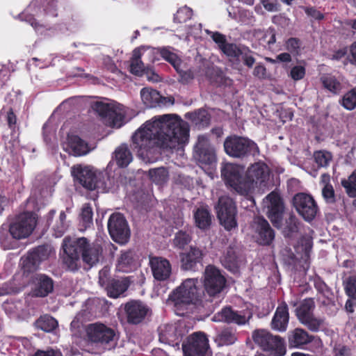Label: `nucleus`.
<instances>
[{
	"label": "nucleus",
	"instance_id": "nucleus-38",
	"mask_svg": "<svg viewBox=\"0 0 356 356\" xmlns=\"http://www.w3.org/2000/svg\"><path fill=\"white\" fill-rule=\"evenodd\" d=\"M264 351L270 352L275 356H283L286 353V347L284 340L280 336H273L269 341L268 348H264Z\"/></svg>",
	"mask_w": 356,
	"mask_h": 356
},
{
	"label": "nucleus",
	"instance_id": "nucleus-34",
	"mask_svg": "<svg viewBox=\"0 0 356 356\" xmlns=\"http://www.w3.org/2000/svg\"><path fill=\"white\" fill-rule=\"evenodd\" d=\"M254 36L264 47L271 49L276 42V32L273 28H268L265 31L258 30L254 33Z\"/></svg>",
	"mask_w": 356,
	"mask_h": 356
},
{
	"label": "nucleus",
	"instance_id": "nucleus-15",
	"mask_svg": "<svg viewBox=\"0 0 356 356\" xmlns=\"http://www.w3.org/2000/svg\"><path fill=\"white\" fill-rule=\"evenodd\" d=\"M314 307L315 305L313 299H305L296 309V316L302 324L306 325L310 330L316 332L323 325V319L314 316L313 310Z\"/></svg>",
	"mask_w": 356,
	"mask_h": 356
},
{
	"label": "nucleus",
	"instance_id": "nucleus-23",
	"mask_svg": "<svg viewBox=\"0 0 356 356\" xmlns=\"http://www.w3.org/2000/svg\"><path fill=\"white\" fill-rule=\"evenodd\" d=\"M252 316L249 311H234L229 307H225L212 317L215 322L234 323L238 325H244Z\"/></svg>",
	"mask_w": 356,
	"mask_h": 356
},
{
	"label": "nucleus",
	"instance_id": "nucleus-20",
	"mask_svg": "<svg viewBox=\"0 0 356 356\" xmlns=\"http://www.w3.org/2000/svg\"><path fill=\"white\" fill-rule=\"evenodd\" d=\"M54 254V251L51 246L48 245L38 246L22 259L23 267L27 271L34 270L42 261L47 259Z\"/></svg>",
	"mask_w": 356,
	"mask_h": 356
},
{
	"label": "nucleus",
	"instance_id": "nucleus-55",
	"mask_svg": "<svg viewBox=\"0 0 356 356\" xmlns=\"http://www.w3.org/2000/svg\"><path fill=\"white\" fill-rule=\"evenodd\" d=\"M344 289L346 293L352 299L356 300V277L351 276L348 277L344 282Z\"/></svg>",
	"mask_w": 356,
	"mask_h": 356
},
{
	"label": "nucleus",
	"instance_id": "nucleus-57",
	"mask_svg": "<svg viewBox=\"0 0 356 356\" xmlns=\"http://www.w3.org/2000/svg\"><path fill=\"white\" fill-rule=\"evenodd\" d=\"M240 57L245 65L249 68L252 67L255 63V58H254V53L252 51L247 47H243V50L241 52Z\"/></svg>",
	"mask_w": 356,
	"mask_h": 356
},
{
	"label": "nucleus",
	"instance_id": "nucleus-1",
	"mask_svg": "<svg viewBox=\"0 0 356 356\" xmlns=\"http://www.w3.org/2000/svg\"><path fill=\"white\" fill-rule=\"evenodd\" d=\"M189 125L176 114L155 116L143 124L132 136V147L145 160L157 147L176 149L186 144Z\"/></svg>",
	"mask_w": 356,
	"mask_h": 356
},
{
	"label": "nucleus",
	"instance_id": "nucleus-24",
	"mask_svg": "<svg viewBox=\"0 0 356 356\" xmlns=\"http://www.w3.org/2000/svg\"><path fill=\"white\" fill-rule=\"evenodd\" d=\"M124 311L128 323L131 324L140 323L150 312L149 308L138 300H131L127 302L124 305Z\"/></svg>",
	"mask_w": 356,
	"mask_h": 356
},
{
	"label": "nucleus",
	"instance_id": "nucleus-41",
	"mask_svg": "<svg viewBox=\"0 0 356 356\" xmlns=\"http://www.w3.org/2000/svg\"><path fill=\"white\" fill-rule=\"evenodd\" d=\"M36 325L39 329L49 332L53 331L58 326V322L51 316L44 315L41 316L36 321Z\"/></svg>",
	"mask_w": 356,
	"mask_h": 356
},
{
	"label": "nucleus",
	"instance_id": "nucleus-30",
	"mask_svg": "<svg viewBox=\"0 0 356 356\" xmlns=\"http://www.w3.org/2000/svg\"><path fill=\"white\" fill-rule=\"evenodd\" d=\"M35 286L32 294L37 297H45L51 293L54 288L53 281L44 275H38L35 277Z\"/></svg>",
	"mask_w": 356,
	"mask_h": 356
},
{
	"label": "nucleus",
	"instance_id": "nucleus-58",
	"mask_svg": "<svg viewBox=\"0 0 356 356\" xmlns=\"http://www.w3.org/2000/svg\"><path fill=\"white\" fill-rule=\"evenodd\" d=\"M285 49L295 55L299 54L300 41L298 38H291L285 42Z\"/></svg>",
	"mask_w": 356,
	"mask_h": 356
},
{
	"label": "nucleus",
	"instance_id": "nucleus-60",
	"mask_svg": "<svg viewBox=\"0 0 356 356\" xmlns=\"http://www.w3.org/2000/svg\"><path fill=\"white\" fill-rule=\"evenodd\" d=\"M322 195L327 203H334L335 202V195L332 185L323 186Z\"/></svg>",
	"mask_w": 356,
	"mask_h": 356
},
{
	"label": "nucleus",
	"instance_id": "nucleus-17",
	"mask_svg": "<svg viewBox=\"0 0 356 356\" xmlns=\"http://www.w3.org/2000/svg\"><path fill=\"white\" fill-rule=\"evenodd\" d=\"M243 168L233 163H225L221 168V175L226 184L237 193L243 195L245 176L242 175Z\"/></svg>",
	"mask_w": 356,
	"mask_h": 356
},
{
	"label": "nucleus",
	"instance_id": "nucleus-13",
	"mask_svg": "<svg viewBox=\"0 0 356 356\" xmlns=\"http://www.w3.org/2000/svg\"><path fill=\"white\" fill-rule=\"evenodd\" d=\"M109 234L115 242L124 244L130 236V230L124 217L119 213H113L108 221Z\"/></svg>",
	"mask_w": 356,
	"mask_h": 356
},
{
	"label": "nucleus",
	"instance_id": "nucleus-9",
	"mask_svg": "<svg viewBox=\"0 0 356 356\" xmlns=\"http://www.w3.org/2000/svg\"><path fill=\"white\" fill-rule=\"evenodd\" d=\"M58 6V0H51L47 3L44 8L41 9V7L36 2H32L26 10V13L29 15L26 17L25 20L30 23L37 32L42 34L47 29L46 26L38 24L33 16L41 17L46 13L47 16L56 17L57 16L56 10Z\"/></svg>",
	"mask_w": 356,
	"mask_h": 356
},
{
	"label": "nucleus",
	"instance_id": "nucleus-48",
	"mask_svg": "<svg viewBox=\"0 0 356 356\" xmlns=\"http://www.w3.org/2000/svg\"><path fill=\"white\" fill-rule=\"evenodd\" d=\"M341 105L349 111L353 110L356 107V87L343 95Z\"/></svg>",
	"mask_w": 356,
	"mask_h": 356
},
{
	"label": "nucleus",
	"instance_id": "nucleus-54",
	"mask_svg": "<svg viewBox=\"0 0 356 356\" xmlns=\"http://www.w3.org/2000/svg\"><path fill=\"white\" fill-rule=\"evenodd\" d=\"M312 239L309 236L302 237L297 247V252H302L305 257H308L312 248Z\"/></svg>",
	"mask_w": 356,
	"mask_h": 356
},
{
	"label": "nucleus",
	"instance_id": "nucleus-14",
	"mask_svg": "<svg viewBox=\"0 0 356 356\" xmlns=\"http://www.w3.org/2000/svg\"><path fill=\"white\" fill-rule=\"evenodd\" d=\"M87 339L96 343H109L114 341L116 334L111 327L102 323L88 324L85 327Z\"/></svg>",
	"mask_w": 356,
	"mask_h": 356
},
{
	"label": "nucleus",
	"instance_id": "nucleus-22",
	"mask_svg": "<svg viewBox=\"0 0 356 356\" xmlns=\"http://www.w3.org/2000/svg\"><path fill=\"white\" fill-rule=\"evenodd\" d=\"M159 341L172 346H178L184 335L180 323L165 324L159 327Z\"/></svg>",
	"mask_w": 356,
	"mask_h": 356
},
{
	"label": "nucleus",
	"instance_id": "nucleus-11",
	"mask_svg": "<svg viewBox=\"0 0 356 356\" xmlns=\"http://www.w3.org/2000/svg\"><path fill=\"white\" fill-rule=\"evenodd\" d=\"M36 216L30 212L19 214L10 225L9 232L16 239L28 237L36 226Z\"/></svg>",
	"mask_w": 356,
	"mask_h": 356
},
{
	"label": "nucleus",
	"instance_id": "nucleus-3",
	"mask_svg": "<svg viewBox=\"0 0 356 356\" xmlns=\"http://www.w3.org/2000/svg\"><path fill=\"white\" fill-rule=\"evenodd\" d=\"M198 284L197 279H186L170 295L168 300L173 304L177 315H184L188 306L195 305L200 300L201 289Z\"/></svg>",
	"mask_w": 356,
	"mask_h": 356
},
{
	"label": "nucleus",
	"instance_id": "nucleus-52",
	"mask_svg": "<svg viewBox=\"0 0 356 356\" xmlns=\"http://www.w3.org/2000/svg\"><path fill=\"white\" fill-rule=\"evenodd\" d=\"M193 15V10L191 8L185 6L179 8L174 16V21L178 23L186 22Z\"/></svg>",
	"mask_w": 356,
	"mask_h": 356
},
{
	"label": "nucleus",
	"instance_id": "nucleus-10",
	"mask_svg": "<svg viewBox=\"0 0 356 356\" xmlns=\"http://www.w3.org/2000/svg\"><path fill=\"white\" fill-rule=\"evenodd\" d=\"M218 218L225 229L231 231L237 227L236 208L233 200L227 196H222L216 207Z\"/></svg>",
	"mask_w": 356,
	"mask_h": 356
},
{
	"label": "nucleus",
	"instance_id": "nucleus-61",
	"mask_svg": "<svg viewBox=\"0 0 356 356\" xmlns=\"http://www.w3.org/2000/svg\"><path fill=\"white\" fill-rule=\"evenodd\" d=\"M177 72L179 74V81L183 84H187L190 83L195 77L194 72L191 70L183 71L180 67L179 72Z\"/></svg>",
	"mask_w": 356,
	"mask_h": 356
},
{
	"label": "nucleus",
	"instance_id": "nucleus-46",
	"mask_svg": "<svg viewBox=\"0 0 356 356\" xmlns=\"http://www.w3.org/2000/svg\"><path fill=\"white\" fill-rule=\"evenodd\" d=\"M341 185L350 197H356V170L348 179L341 180Z\"/></svg>",
	"mask_w": 356,
	"mask_h": 356
},
{
	"label": "nucleus",
	"instance_id": "nucleus-16",
	"mask_svg": "<svg viewBox=\"0 0 356 356\" xmlns=\"http://www.w3.org/2000/svg\"><path fill=\"white\" fill-rule=\"evenodd\" d=\"M264 208L268 218L276 227L282 225L284 206L280 195L276 192H271L263 201Z\"/></svg>",
	"mask_w": 356,
	"mask_h": 356
},
{
	"label": "nucleus",
	"instance_id": "nucleus-63",
	"mask_svg": "<svg viewBox=\"0 0 356 356\" xmlns=\"http://www.w3.org/2000/svg\"><path fill=\"white\" fill-rule=\"evenodd\" d=\"M305 12L308 16L315 19L321 20L324 18V15L323 13H321L319 10L312 7L305 8Z\"/></svg>",
	"mask_w": 356,
	"mask_h": 356
},
{
	"label": "nucleus",
	"instance_id": "nucleus-49",
	"mask_svg": "<svg viewBox=\"0 0 356 356\" xmlns=\"http://www.w3.org/2000/svg\"><path fill=\"white\" fill-rule=\"evenodd\" d=\"M92 209L88 204H84L80 216V222L84 229L90 227L92 225Z\"/></svg>",
	"mask_w": 356,
	"mask_h": 356
},
{
	"label": "nucleus",
	"instance_id": "nucleus-43",
	"mask_svg": "<svg viewBox=\"0 0 356 356\" xmlns=\"http://www.w3.org/2000/svg\"><path fill=\"white\" fill-rule=\"evenodd\" d=\"M133 253L131 251L122 252L118 260L117 268L122 272H129L131 268V264L133 262Z\"/></svg>",
	"mask_w": 356,
	"mask_h": 356
},
{
	"label": "nucleus",
	"instance_id": "nucleus-44",
	"mask_svg": "<svg viewBox=\"0 0 356 356\" xmlns=\"http://www.w3.org/2000/svg\"><path fill=\"white\" fill-rule=\"evenodd\" d=\"M149 176L152 181L157 184H162L167 181L168 179V172L167 170L163 168H158L150 169L149 170Z\"/></svg>",
	"mask_w": 356,
	"mask_h": 356
},
{
	"label": "nucleus",
	"instance_id": "nucleus-7",
	"mask_svg": "<svg viewBox=\"0 0 356 356\" xmlns=\"http://www.w3.org/2000/svg\"><path fill=\"white\" fill-rule=\"evenodd\" d=\"M93 109L100 116L106 118L111 126L119 128L123 124L126 112L122 105L114 102H97Z\"/></svg>",
	"mask_w": 356,
	"mask_h": 356
},
{
	"label": "nucleus",
	"instance_id": "nucleus-45",
	"mask_svg": "<svg viewBox=\"0 0 356 356\" xmlns=\"http://www.w3.org/2000/svg\"><path fill=\"white\" fill-rule=\"evenodd\" d=\"M313 157L319 168H326L332 159V154L325 150H318L314 152Z\"/></svg>",
	"mask_w": 356,
	"mask_h": 356
},
{
	"label": "nucleus",
	"instance_id": "nucleus-56",
	"mask_svg": "<svg viewBox=\"0 0 356 356\" xmlns=\"http://www.w3.org/2000/svg\"><path fill=\"white\" fill-rule=\"evenodd\" d=\"M218 340L221 345H229L234 343L236 337L232 331L224 330L218 335Z\"/></svg>",
	"mask_w": 356,
	"mask_h": 356
},
{
	"label": "nucleus",
	"instance_id": "nucleus-47",
	"mask_svg": "<svg viewBox=\"0 0 356 356\" xmlns=\"http://www.w3.org/2000/svg\"><path fill=\"white\" fill-rule=\"evenodd\" d=\"M69 226L66 220V215L65 212L61 211L59 215L58 220L53 225L52 229L54 232V234L56 237L62 236Z\"/></svg>",
	"mask_w": 356,
	"mask_h": 356
},
{
	"label": "nucleus",
	"instance_id": "nucleus-12",
	"mask_svg": "<svg viewBox=\"0 0 356 356\" xmlns=\"http://www.w3.org/2000/svg\"><path fill=\"white\" fill-rule=\"evenodd\" d=\"M193 156L202 168L204 165H212L216 163V152L213 147L210 145L207 136L200 135L197 137Z\"/></svg>",
	"mask_w": 356,
	"mask_h": 356
},
{
	"label": "nucleus",
	"instance_id": "nucleus-28",
	"mask_svg": "<svg viewBox=\"0 0 356 356\" xmlns=\"http://www.w3.org/2000/svg\"><path fill=\"white\" fill-rule=\"evenodd\" d=\"M289 319L288 307L286 303L280 304L276 309L271 321V327L278 332L286 330Z\"/></svg>",
	"mask_w": 356,
	"mask_h": 356
},
{
	"label": "nucleus",
	"instance_id": "nucleus-32",
	"mask_svg": "<svg viewBox=\"0 0 356 356\" xmlns=\"http://www.w3.org/2000/svg\"><path fill=\"white\" fill-rule=\"evenodd\" d=\"M288 338L289 345L295 348L301 347L312 341V336L302 328H296L290 331Z\"/></svg>",
	"mask_w": 356,
	"mask_h": 356
},
{
	"label": "nucleus",
	"instance_id": "nucleus-2",
	"mask_svg": "<svg viewBox=\"0 0 356 356\" xmlns=\"http://www.w3.org/2000/svg\"><path fill=\"white\" fill-rule=\"evenodd\" d=\"M63 262L72 271L78 269L80 265V255L83 261L92 267L99 261L102 254L101 245L90 243L85 237H65L63 241Z\"/></svg>",
	"mask_w": 356,
	"mask_h": 356
},
{
	"label": "nucleus",
	"instance_id": "nucleus-36",
	"mask_svg": "<svg viewBox=\"0 0 356 356\" xmlns=\"http://www.w3.org/2000/svg\"><path fill=\"white\" fill-rule=\"evenodd\" d=\"M141 99L147 107H155L159 104L160 94L154 89L144 88L140 91Z\"/></svg>",
	"mask_w": 356,
	"mask_h": 356
},
{
	"label": "nucleus",
	"instance_id": "nucleus-5",
	"mask_svg": "<svg viewBox=\"0 0 356 356\" xmlns=\"http://www.w3.org/2000/svg\"><path fill=\"white\" fill-rule=\"evenodd\" d=\"M270 168L264 162L250 165L245 174L244 196L251 197L255 192H260L266 186L270 177Z\"/></svg>",
	"mask_w": 356,
	"mask_h": 356
},
{
	"label": "nucleus",
	"instance_id": "nucleus-8",
	"mask_svg": "<svg viewBox=\"0 0 356 356\" xmlns=\"http://www.w3.org/2000/svg\"><path fill=\"white\" fill-rule=\"evenodd\" d=\"M184 356H211L209 339L201 332L190 335L182 344Z\"/></svg>",
	"mask_w": 356,
	"mask_h": 356
},
{
	"label": "nucleus",
	"instance_id": "nucleus-39",
	"mask_svg": "<svg viewBox=\"0 0 356 356\" xmlns=\"http://www.w3.org/2000/svg\"><path fill=\"white\" fill-rule=\"evenodd\" d=\"M196 225L202 229H207L211 222V216L209 211L203 207L198 208L194 213Z\"/></svg>",
	"mask_w": 356,
	"mask_h": 356
},
{
	"label": "nucleus",
	"instance_id": "nucleus-33",
	"mask_svg": "<svg viewBox=\"0 0 356 356\" xmlns=\"http://www.w3.org/2000/svg\"><path fill=\"white\" fill-rule=\"evenodd\" d=\"M185 118L191 120L198 128L207 127L210 121V117L207 111L200 109L194 112H189L185 114Z\"/></svg>",
	"mask_w": 356,
	"mask_h": 356
},
{
	"label": "nucleus",
	"instance_id": "nucleus-6",
	"mask_svg": "<svg viewBox=\"0 0 356 356\" xmlns=\"http://www.w3.org/2000/svg\"><path fill=\"white\" fill-rule=\"evenodd\" d=\"M225 152L232 157L241 158L259 153L257 145L248 138L239 136L227 137L224 142Z\"/></svg>",
	"mask_w": 356,
	"mask_h": 356
},
{
	"label": "nucleus",
	"instance_id": "nucleus-18",
	"mask_svg": "<svg viewBox=\"0 0 356 356\" xmlns=\"http://www.w3.org/2000/svg\"><path fill=\"white\" fill-rule=\"evenodd\" d=\"M204 288L210 296L220 293L226 284V280L220 270L213 266H208L204 272Z\"/></svg>",
	"mask_w": 356,
	"mask_h": 356
},
{
	"label": "nucleus",
	"instance_id": "nucleus-40",
	"mask_svg": "<svg viewBox=\"0 0 356 356\" xmlns=\"http://www.w3.org/2000/svg\"><path fill=\"white\" fill-rule=\"evenodd\" d=\"M162 58L170 63L177 72H179L181 67V60L179 56L170 47H164L159 51Z\"/></svg>",
	"mask_w": 356,
	"mask_h": 356
},
{
	"label": "nucleus",
	"instance_id": "nucleus-35",
	"mask_svg": "<svg viewBox=\"0 0 356 356\" xmlns=\"http://www.w3.org/2000/svg\"><path fill=\"white\" fill-rule=\"evenodd\" d=\"M128 286L124 278L113 280L106 286L107 293L110 297L117 298L127 291Z\"/></svg>",
	"mask_w": 356,
	"mask_h": 356
},
{
	"label": "nucleus",
	"instance_id": "nucleus-51",
	"mask_svg": "<svg viewBox=\"0 0 356 356\" xmlns=\"http://www.w3.org/2000/svg\"><path fill=\"white\" fill-rule=\"evenodd\" d=\"M306 74L305 65L303 64H298L291 67L288 72V76L294 81L302 80Z\"/></svg>",
	"mask_w": 356,
	"mask_h": 356
},
{
	"label": "nucleus",
	"instance_id": "nucleus-59",
	"mask_svg": "<svg viewBox=\"0 0 356 356\" xmlns=\"http://www.w3.org/2000/svg\"><path fill=\"white\" fill-rule=\"evenodd\" d=\"M206 33L211 36L212 40L218 44L219 49L221 50L227 44V40L225 35L219 32H213L209 30H206Z\"/></svg>",
	"mask_w": 356,
	"mask_h": 356
},
{
	"label": "nucleus",
	"instance_id": "nucleus-53",
	"mask_svg": "<svg viewBox=\"0 0 356 356\" xmlns=\"http://www.w3.org/2000/svg\"><path fill=\"white\" fill-rule=\"evenodd\" d=\"M242 50L243 47H240L235 44L228 42H227V44L223 46V48L221 49L224 54L233 58H239Z\"/></svg>",
	"mask_w": 356,
	"mask_h": 356
},
{
	"label": "nucleus",
	"instance_id": "nucleus-4",
	"mask_svg": "<svg viewBox=\"0 0 356 356\" xmlns=\"http://www.w3.org/2000/svg\"><path fill=\"white\" fill-rule=\"evenodd\" d=\"M71 173L81 186L89 191L97 193L108 191V177L106 173L100 172L90 165H76L72 167Z\"/></svg>",
	"mask_w": 356,
	"mask_h": 356
},
{
	"label": "nucleus",
	"instance_id": "nucleus-25",
	"mask_svg": "<svg viewBox=\"0 0 356 356\" xmlns=\"http://www.w3.org/2000/svg\"><path fill=\"white\" fill-rule=\"evenodd\" d=\"M63 149L69 154L74 156H84L91 151L87 142L78 136H68L67 140L63 144Z\"/></svg>",
	"mask_w": 356,
	"mask_h": 356
},
{
	"label": "nucleus",
	"instance_id": "nucleus-62",
	"mask_svg": "<svg viewBox=\"0 0 356 356\" xmlns=\"http://www.w3.org/2000/svg\"><path fill=\"white\" fill-rule=\"evenodd\" d=\"M83 314L82 313H79L71 322L70 328L75 334L79 332L80 328L83 325Z\"/></svg>",
	"mask_w": 356,
	"mask_h": 356
},
{
	"label": "nucleus",
	"instance_id": "nucleus-50",
	"mask_svg": "<svg viewBox=\"0 0 356 356\" xmlns=\"http://www.w3.org/2000/svg\"><path fill=\"white\" fill-rule=\"evenodd\" d=\"M191 241V237L188 233L180 231L175 234L173 239V245L177 249H184Z\"/></svg>",
	"mask_w": 356,
	"mask_h": 356
},
{
	"label": "nucleus",
	"instance_id": "nucleus-27",
	"mask_svg": "<svg viewBox=\"0 0 356 356\" xmlns=\"http://www.w3.org/2000/svg\"><path fill=\"white\" fill-rule=\"evenodd\" d=\"M253 227L255 229V237L258 243L269 245L273 241L275 233L264 218H256L254 220Z\"/></svg>",
	"mask_w": 356,
	"mask_h": 356
},
{
	"label": "nucleus",
	"instance_id": "nucleus-31",
	"mask_svg": "<svg viewBox=\"0 0 356 356\" xmlns=\"http://www.w3.org/2000/svg\"><path fill=\"white\" fill-rule=\"evenodd\" d=\"M202 251L195 247H191L190 250L181 254V266L185 270H193L195 266L200 263L202 259Z\"/></svg>",
	"mask_w": 356,
	"mask_h": 356
},
{
	"label": "nucleus",
	"instance_id": "nucleus-21",
	"mask_svg": "<svg viewBox=\"0 0 356 356\" xmlns=\"http://www.w3.org/2000/svg\"><path fill=\"white\" fill-rule=\"evenodd\" d=\"M159 50L154 48L141 47L136 48L133 51L132 57L130 64V71L132 74L137 76H142L147 70L144 63L141 60L143 56H147L151 62H154L155 58L153 57Z\"/></svg>",
	"mask_w": 356,
	"mask_h": 356
},
{
	"label": "nucleus",
	"instance_id": "nucleus-19",
	"mask_svg": "<svg viewBox=\"0 0 356 356\" xmlns=\"http://www.w3.org/2000/svg\"><path fill=\"white\" fill-rule=\"evenodd\" d=\"M293 205L300 215L307 221L312 220L318 211L317 204L309 194L300 193L293 199Z\"/></svg>",
	"mask_w": 356,
	"mask_h": 356
},
{
	"label": "nucleus",
	"instance_id": "nucleus-29",
	"mask_svg": "<svg viewBox=\"0 0 356 356\" xmlns=\"http://www.w3.org/2000/svg\"><path fill=\"white\" fill-rule=\"evenodd\" d=\"M321 81L323 87L334 95L339 94L346 83L343 76L330 74L323 75Z\"/></svg>",
	"mask_w": 356,
	"mask_h": 356
},
{
	"label": "nucleus",
	"instance_id": "nucleus-37",
	"mask_svg": "<svg viewBox=\"0 0 356 356\" xmlns=\"http://www.w3.org/2000/svg\"><path fill=\"white\" fill-rule=\"evenodd\" d=\"M115 159L120 167L127 166L132 161V154L126 145L119 146L115 151Z\"/></svg>",
	"mask_w": 356,
	"mask_h": 356
},
{
	"label": "nucleus",
	"instance_id": "nucleus-42",
	"mask_svg": "<svg viewBox=\"0 0 356 356\" xmlns=\"http://www.w3.org/2000/svg\"><path fill=\"white\" fill-rule=\"evenodd\" d=\"M273 336L269 332L261 330L255 331L252 337L255 343L264 350V348H268L269 341L272 340Z\"/></svg>",
	"mask_w": 356,
	"mask_h": 356
},
{
	"label": "nucleus",
	"instance_id": "nucleus-64",
	"mask_svg": "<svg viewBox=\"0 0 356 356\" xmlns=\"http://www.w3.org/2000/svg\"><path fill=\"white\" fill-rule=\"evenodd\" d=\"M32 356H61V353L51 348L46 350H38Z\"/></svg>",
	"mask_w": 356,
	"mask_h": 356
},
{
	"label": "nucleus",
	"instance_id": "nucleus-26",
	"mask_svg": "<svg viewBox=\"0 0 356 356\" xmlns=\"http://www.w3.org/2000/svg\"><path fill=\"white\" fill-rule=\"evenodd\" d=\"M149 264L154 279L165 281L170 277L172 266L168 259L160 257H152L149 258Z\"/></svg>",
	"mask_w": 356,
	"mask_h": 356
}]
</instances>
